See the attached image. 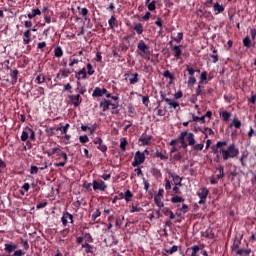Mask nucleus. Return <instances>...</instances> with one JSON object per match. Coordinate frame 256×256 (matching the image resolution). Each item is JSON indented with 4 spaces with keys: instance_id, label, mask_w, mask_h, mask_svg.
<instances>
[{
    "instance_id": "obj_61",
    "label": "nucleus",
    "mask_w": 256,
    "mask_h": 256,
    "mask_svg": "<svg viewBox=\"0 0 256 256\" xmlns=\"http://www.w3.org/2000/svg\"><path fill=\"white\" fill-rule=\"evenodd\" d=\"M163 75L166 79H173V74L169 70L164 71Z\"/></svg>"
},
{
    "instance_id": "obj_42",
    "label": "nucleus",
    "mask_w": 256,
    "mask_h": 256,
    "mask_svg": "<svg viewBox=\"0 0 256 256\" xmlns=\"http://www.w3.org/2000/svg\"><path fill=\"white\" fill-rule=\"evenodd\" d=\"M126 147H127V139L121 138L120 139V149H122V151H125Z\"/></svg>"
},
{
    "instance_id": "obj_48",
    "label": "nucleus",
    "mask_w": 256,
    "mask_h": 256,
    "mask_svg": "<svg viewBox=\"0 0 256 256\" xmlns=\"http://www.w3.org/2000/svg\"><path fill=\"white\" fill-rule=\"evenodd\" d=\"M97 217H101V210L96 209V211L92 214V221H96Z\"/></svg>"
},
{
    "instance_id": "obj_9",
    "label": "nucleus",
    "mask_w": 256,
    "mask_h": 256,
    "mask_svg": "<svg viewBox=\"0 0 256 256\" xmlns=\"http://www.w3.org/2000/svg\"><path fill=\"white\" fill-rule=\"evenodd\" d=\"M92 187L94 191H105L107 189V184L105 182H97V180H93Z\"/></svg>"
},
{
    "instance_id": "obj_23",
    "label": "nucleus",
    "mask_w": 256,
    "mask_h": 256,
    "mask_svg": "<svg viewBox=\"0 0 256 256\" xmlns=\"http://www.w3.org/2000/svg\"><path fill=\"white\" fill-rule=\"evenodd\" d=\"M59 72H60V75H62V77L64 79H67V77H69V75H71V73H73V71H71L67 68H62L59 70Z\"/></svg>"
},
{
    "instance_id": "obj_1",
    "label": "nucleus",
    "mask_w": 256,
    "mask_h": 256,
    "mask_svg": "<svg viewBox=\"0 0 256 256\" xmlns=\"http://www.w3.org/2000/svg\"><path fill=\"white\" fill-rule=\"evenodd\" d=\"M178 141H180L182 149H187L189 145L193 147L194 151H203V147H205L203 143L195 145V135L192 132L182 131L178 136Z\"/></svg>"
},
{
    "instance_id": "obj_53",
    "label": "nucleus",
    "mask_w": 256,
    "mask_h": 256,
    "mask_svg": "<svg viewBox=\"0 0 256 256\" xmlns=\"http://www.w3.org/2000/svg\"><path fill=\"white\" fill-rule=\"evenodd\" d=\"M37 173H39V168L37 166H31L30 168V174L31 175H37Z\"/></svg>"
},
{
    "instance_id": "obj_41",
    "label": "nucleus",
    "mask_w": 256,
    "mask_h": 256,
    "mask_svg": "<svg viewBox=\"0 0 256 256\" xmlns=\"http://www.w3.org/2000/svg\"><path fill=\"white\" fill-rule=\"evenodd\" d=\"M133 198V194L131 193V190H127L124 194V199L129 203L131 199Z\"/></svg>"
},
{
    "instance_id": "obj_40",
    "label": "nucleus",
    "mask_w": 256,
    "mask_h": 256,
    "mask_svg": "<svg viewBox=\"0 0 256 256\" xmlns=\"http://www.w3.org/2000/svg\"><path fill=\"white\" fill-rule=\"evenodd\" d=\"M27 139H29V132L27 131V128H25L22 131L21 141L25 142V141H27Z\"/></svg>"
},
{
    "instance_id": "obj_49",
    "label": "nucleus",
    "mask_w": 256,
    "mask_h": 256,
    "mask_svg": "<svg viewBox=\"0 0 256 256\" xmlns=\"http://www.w3.org/2000/svg\"><path fill=\"white\" fill-rule=\"evenodd\" d=\"M197 253H199V246L198 245L192 246L191 256H199V255H197Z\"/></svg>"
},
{
    "instance_id": "obj_28",
    "label": "nucleus",
    "mask_w": 256,
    "mask_h": 256,
    "mask_svg": "<svg viewBox=\"0 0 256 256\" xmlns=\"http://www.w3.org/2000/svg\"><path fill=\"white\" fill-rule=\"evenodd\" d=\"M213 9L215 11V14L219 15V13H222V11H224L225 8L221 6L219 3H215Z\"/></svg>"
},
{
    "instance_id": "obj_13",
    "label": "nucleus",
    "mask_w": 256,
    "mask_h": 256,
    "mask_svg": "<svg viewBox=\"0 0 256 256\" xmlns=\"http://www.w3.org/2000/svg\"><path fill=\"white\" fill-rule=\"evenodd\" d=\"M23 43H24V45H29V43H31V29H27L24 31Z\"/></svg>"
},
{
    "instance_id": "obj_20",
    "label": "nucleus",
    "mask_w": 256,
    "mask_h": 256,
    "mask_svg": "<svg viewBox=\"0 0 256 256\" xmlns=\"http://www.w3.org/2000/svg\"><path fill=\"white\" fill-rule=\"evenodd\" d=\"M228 180L230 182H235V180H239V173L236 170H233L228 174Z\"/></svg>"
},
{
    "instance_id": "obj_7",
    "label": "nucleus",
    "mask_w": 256,
    "mask_h": 256,
    "mask_svg": "<svg viewBox=\"0 0 256 256\" xmlns=\"http://www.w3.org/2000/svg\"><path fill=\"white\" fill-rule=\"evenodd\" d=\"M151 139H153L152 136H149L147 134H143L139 138L138 143H139L140 147H146L147 145H151Z\"/></svg>"
},
{
    "instance_id": "obj_30",
    "label": "nucleus",
    "mask_w": 256,
    "mask_h": 256,
    "mask_svg": "<svg viewBox=\"0 0 256 256\" xmlns=\"http://www.w3.org/2000/svg\"><path fill=\"white\" fill-rule=\"evenodd\" d=\"M82 248L85 249L86 253H93V246L87 242L82 244Z\"/></svg>"
},
{
    "instance_id": "obj_11",
    "label": "nucleus",
    "mask_w": 256,
    "mask_h": 256,
    "mask_svg": "<svg viewBox=\"0 0 256 256\" xmlns=\"http://www.w3.org/2000/svg\"><path fill=\"white\" fill-rule=\"evenodd\" d=\"M233 127L237 130L241 129V120H239L237 115H234L232 123L228 126L229 129H232Z\"/></svg>"
},
{
    "instance_id": "obj_31",
    "label": "nucleus",
    "mask_w": 256,
    "mask_h": 256,
    "mask_svg": "<svg viewBox=\"0 0 256 256\" xmlns=\"http://www.w3.org/2000/svg\"><path fill=\"white\" fill-rule=\"evenodd\" d=\"M170 177H172V179L176 183V185H179V187H181V181H183V180L181 179V177H179V175L170 174Z\"/></svg>"
},
{
    "instance_id": "obj_39",
    "label": "nucleus",
    "mask_w": 256,
    "mask_h": 256,
    "mask_svg": "<svg viewBox=\"0 0 256 256\" xmlns=\"http://www.w3.org/2000/svg\"><path fill=\"white\" fill-rule=\"evenodd\" d=\"M153 177H157L158 179L162 177L161 170L157 168H153L151 171Z\"/></svg>"
},
{
    "instance_id": "obj_21",
    "label": "nucleus",
    "mask_w": 256,
    "mask_h": 256,
    "mask_svg": "<svg viewBox=\"0 0 256 256\" xmlns=\"http://www.w3.org/2000/svg\"><path fill=\"white\" fill-rule=\"evenodd\" d=\"M130 77H131L129 79L130 85H135L136 83H139V74L138 73L130 74Z\"/></svg>"
},
{
    "instance_id": "obj_19",
    "label": "nucleus",
    "mask_w": 256,
    "mask_h": 256,
    "mask_svg": "<svg viewBox=\"0 0 256 256\" xmlns=\"http://www.w3.org/2000/svg\"><path fill=\"white\" fill-rule=\"evenodd\" d=\"M10 77L12 79V85H15V83H17V79L19 77V70H11Z\"/></svg>"
},
{
    "instance_id": "obj_52",
    "label": "nucleus",
    "mask_w": 256,
    "mask_h": 256,
    "mask_svg": "<svg viewBox=\"0 0 256 256\" xmlns=\"http://www.w3.org/2000/svg\"><path fill=\"white\" fill-rule=\"evenodd\" d=\"M203 237H207L208 239H213V233H211V229L206 230L203 233Z\"/></svg>"
},
{
    "instance_id": "obj_64",
    "label": "nucleus",
    "mask_w": 256,
    "mask_h": 256,
    "mask_svg": "<svg viewBox=\"0 0 256 256\" xmlns=\"http://www.w3.org/2000/svg\"><path fill=\"white\" fill-rule=\"evenodd\" d=\"M44 21L45 23H51V16L49 15V13L44 14Z\"/></svg>"
},
{
    "instance_id": "obj_8",
    "label": "nucleus",
    "mask_w": 256,
    "mask_h": 256,
    "mask_svg": "<svg viewBox=\"0 0 256 256\" xmlns=\"http://www.w3.org/2000/svg\"><path fill=\"white\" fill-rule=\"evenodd\" d=\"M62 225L67 227L68 223L73 224V215L69 212H63L61 217Z\"/></svg>"
},
{
    "instance_id": "obj_57",
    "label": "nucleus",
    "mask_w": 256,
    "mask_h": 256,
    "mask_svg": "<svg viewBox=\"0 0 256 256\" xmlns=\"http://www.w3.org/2000/svg\"><path fill=\"white\" fill-rule=\"evenodd\" d=\"M182 158H183V156L180 154V152H176V153L173 155V160H174V161H181Z\"/></svg>"
},
{
    "instance_id": "obj_45",
    "label": "nucleus",
    "mask_w": 256,
    "mask_h": 256,
    "mask_svg": "<svg viewBox=\"0 0 256 256\" xmlns=\"http://www.w3.org/2000/svg\"><path fill=\"white\" fill-rule=\"evenodd\" d=\"M172 39L176 41V43H181V41H183V32H178L177 36Z\"/></svg>"
},
{
    "instance_id": "obj_22",
    "label": "nucleus",
    "mask_w": 256,
    "mask_h": 256,
    "mask_svg": "<svg viewBox=\"0 0 256 256\" xmlns=\"http://www.w3.org/2000/svg\"><path fill=\"white\" fill-rule=\"evenodd\" d=\"M111 105V101L104 100L100 102V107L102 108V111H109V106Z\"/></svg>"
},
{
    "instance_id": "obj_37",
    "label": "nucleus",
    "mask_w": 256,
    "mask_h": 256,
    "mask_svg": "<svg viewBox=\"0 0 256 256\" xmlns=\"http://www.w3.org/2000/svg\"><path fill=\"white\" fill-rule=\"evenodd\" d=\"M156 1L153 0L152 2H148V4H146V7L150 10V11H155V9H157L156 6Z\"/></svg>"
},
{
    "instance_id": "obj_44",
    "label": "nucleus",
    "mask_w": 256,
    "mask_h": 256,
    "mask_svg": "<svg viewBox=\"0 0 256 256\" xmlns=\"http://www.w3.org/2000/svg\"><path fill=\"white\" fill-rule=\"evenodd\" d=\"M195 83H197V79L195 78V76H189L188 87H193V85H195Z\"/></svg>"
},
{
    "instance_id": "obj_25",
    "label": "nucleus",
    "mask_w": 256,
    "mask_h": 256,
    "mask_svg": "<svg viewBox=\"0 0 256 256\" xmlns=\"http://www.w3.org/2000/svg\"><path fill=\"white\" fill-rule=\"evenodd\" d=\"M154 201H155L158 209H163V207H165V205L163 204V198H161L159 196H154Z\"/></svg>"
},
{
    "instance_id": "obj_16",
    "label": "nucleus",
    "mask_w": 256,
    "mask_h": 256,
    "mask_svg": "<svg viewBox=\"0 0 256 256\" xmlns=\"http://www.w3.org/2000/svg\"><path fill=\"white\" fill-rule=\"evenodd\" d=\"M61 155L63 157V161L54 163V167H65V165L67 164V159H68L67 153L61 152Z\"/></svg>"
},
{
    "instance_id": "obj_33",
    "label": "nucleus",
    "mask_w": 256,
    "mask_h": 256,
    "mask_svg": "<svg viewBox=\"0 0 256 256\" xmlns=\"http://www.w3.org/2000/svg\"><path fill=\"white\" fill-rule=\"evenodd\" d=\"M244 47H247V49H251V45H253V42L251 41V38L247 36L243 39Z\"/></svg>"
},
{
    "instance_id": "obj_62",
    "label": "nucleus",
    "mask_w": 256,
    "mask_h": 256,
    "mask_svg": "<svg viewBox=\"0 0 256 256\" xmlns=\"http://www.w3.org/2000/svg\"><path fill=\"white\" fill-rule=\"evenodd\" d=\"M32 14L34 17H37V15H41V10L39 8L32 9Z\"/></svg>"
},
{
    "instance_id": "obj_10",
    "label": "nucleus",
    "mask_w": 256,
    "mask_h": 256,
    "mask_svg": "<svg viewBox=\"0 0 256 256\" xmlns=\"http://www.w3.org/2000/svg\"><path fill=\"white\" fill-rule=\"evenodd\" d=\"M162 100L169 105L170 109H177L179 107V103L171 98H165V95H161Z\"/></svg>"
},
{
    "instance_id": "obj_59",
    "label": "nucleus",
    "mask_w": 256,
    "mask_h": 256,
    "mask_svg": "<svg viewBox=\"0 0 256 256\" xmlns=\"http://www.w3.org/2000/svg\"><path fill=\"white\" fill-rule=\"evenodd\" d=\"M200 81H201V83L207 81V72L206 71H204L200 74Z\"/></svg>"
},
{
    "instance_id": "obj_35",
    "label": "nucleus",
    "mask_w": 256,
    "mask_h": 256,
    "mask_svg": "<svg viewBox=\"0 0 256 256\" xmlns=\"http://www.w3.org/2000/svg\"><path fill=\"white\" fill-rule=\"evenodd\" d=\"M171 202L172 203H184L185 202V199L181 196H173L171 198Z\"/></svg>"
},
{
    "instance_id": "obj_36",
    "label": "nucleus",
    "mask_w": 256,
    "mask_h": 256,
    "mask_svg": "<svg viewBox=\"0 0 256 256\" xmlns=\"http://www.w3.org/2000/svg\"><path fill=\"white\" fill-rule=\"evenodd\" d=\"M155 155L158 159H161L162 161H167V159H169V156L164 155L163 153H161L160 151H156Z\"/></svg>"
},
{
    "instance_id": "obj_55",
    "label": "nucleus",
    "mask_w": 256,
    "mask_h": 256,
    "mask_svg": "<svg viewBox=\"0 0 256 256\" xmlns=\"http://www.w3.org/2000/svg\"><path fill=\"white\" fill-rule=\"evenodd\" d=\"M83 188L87 189L88 191H93V184L84 182L83 183Z\"/></svg>"
},
{
    "instance_id": "obj_24",
    "label": "nucleus",
    "mask_w": 256,
    "mask_h": 256,
    "mask_svg": "<svg viewBox=\"0 0 256 256\" xmlns=\"http://www.w3.org/2000/svg\"><path fill=\"white\" fill-rule=\"evenodd\" d=\"M69 124H66L64 127H58L56 128V131H61L62 135H65V137H68L69 139V135H67V131H69Z\"/></svg>"
},
{
    "instance_id": "obj_29",
    "label": "nucleus",
    "mask_w": 256,
    "mask_h": 256,
    "mask_svg": "<svg viewBox=\"0 0 256 256\" xmlns=\"http://www.w3.org/2000/svg\"><path fill=\"white\" fill-rule=\"evenodd\" d=\"M87 70L85 68H82L81 70L78 71V77L77 79H87Z\"/></svg>"
},
{
    "instance_id": "obj_6",
    "label": "nucleus",
    "mask_w": 256,
    "mask_h": 256,
    "mask_svg": "<svg viewBox=\"0 0 256 256\" xmlns=\"http://www.w3.org/2000/svg\"><path fill=\"white\" fill-rule=\"evenodd\" d=\"M197 195L200 198L198 202L199 205H205V202L207 201V196L209 195V189L202 188L201 192H198Z\"/></svg>"
},
{
    "instance_id": "obj_5",
    "label": "nucleus",
    "mask_w": 256,
    "mask_h": 256,
    "mask_svg": "<svg viewBox=\"0 0 256 256\" xmlns=\"http://www.w3.org/2000/svg\"><path fill=\"white\" fill-rule=\"evenodd\" d=\"M137 48H138V55H140V57H145L149 51V46H147V44L143 40H140L138 42Z\"/></svg>"
},
{
    "instance_id": "obj_4",
    "label": "nucleus",
    "mask_w": 256,
    "mask_h": 256,
    "mask_svg": "<svg viewBox=\"0 0 256 256\" xmlns=\"http://www.w3.org/2000/svg\"><path fill=\"white\" fill-rule=\"evenodd\" d=\"M143 163H145V152L136 151L132 167H139Z\"/></svg>"
},
{
    "instance_id": "obj_50",
    "label": "nucleus",
    "mask_w": 256,
    "mask_h": 256,
    "mask_svg": "<svg viewBox=\"0 0 256 256\" xmlns=\"http://www.w3.org/2000/svg\"><path fill=\"white\" fill-rule=\"evenodd\" d=\"M87 70H88V71H87L86 73H87L88 75H90V76L95 73V70H93V66L91 65V63H88V64H87Z\"/></svg>"
},
{
    "instance_id": "obj_51",
    "label": "nucleus",
    "mask_w": 256,
    "mask_h": 256,
    "mask_svg": "<svg viewBox=\"0 0 256 256\" xmlns=\"http://www.w3.org/2000/svg\"><path fill=\"white\" fill-rule=\"evenodd\" d=\"M212 59H213V63H217V61H219V56H217V50L214 49L211 55Z\"/></svg>"
},
{
    "instance_id": "obj_60",
    "label": "nucleus",
    "mask_w": 256,
    "mask_h": 256,
    "mask_svg": "<svg viewBox=\"0 0 256 256\" xmlns=\"http://www.w3.org/2000/svg\"><path fill=\"white\" fill-rule=\"evenodd\" d=\"M165 190L171 191V182L167 178L165 179Z\"/></svg>"
},
{
    "instance_id": "obj_54",
    "label": "nucleus",
    "mask_w": 256,
    "mask_h": 256,
    "mask_svg": "<svg viewBox=\"0 0 256 256\" xmlns=\"http://www.w3.org/2000/svg\"><path fill=\"white\" fill-rule=\"evenodd\" d=\"M80 143H89V136L83 135L79 137Z\"/></svg>"
},
{
    "instance_id": "obj_18",
    "label": "nucleus",
    "mask_w": 256,
    "mask_h": 256,
    "mask_svg": "<svg viewBox=\"0 0 256 256\" xmlns=\"http://www.w3.org/2000/svg\"><path fill=\"white\" fill-rule=\"evenodd\" d=\"M109 28L112 30H115L117 27V18H115V15H112L111 18L108 20Z\"/></svg>"
},
{
    "instance_id": "obj_32",
    "label": "nucleus",
    "mask_w": 256,
    "mask_h": 256,
    "mask_svg": "<svg viewBox=\"0 0 256 256\" xmlns=\"http://www.w3.org/2000/svg\"><path fill=\"white\" fill-rule=\"evenodd\" d=\"M164 215L166 217H170V219H175V213H173V211H171L169 208L164 209Z\"/></svg>"
},
{
    "instance_id": "obj_12",
    "label": "nucleus",
    "mask_w": 256,
    "mask_h": 256,
    "mask_svg": "<svg viewBox=\"0 0 256 256\" xmlns=\"http://www.w3.org/2000/svg\"><path fill=\"white\" fill-rule=\"evenodd\" d=\"M70 101L72 102V105H74L75 107H79V105H81V95H71Z\"/></svg>"
},
{
    "instance_id": "obj_38",
    "label": "nucleus",
    "mask_w": 256,
    "mask_h": 256,
    "mask_svg": "<svg viewBox=\"0 0 256 256\" xmlns=\"http://www.w3.org/2000/svg\"><path fill=\"white\" fill-rule=\"evenodd\" d=\"M35 82L38 83V85H41L42 83H45V75H37Z\"/></svg>"
},
{
    "instance_id": "obj_17",
    "label": "nucleus",
    "mask_w": 256,
    "mask_h": 256,
    "mask_svg": "<svg viewBox=\"0 0 256 256\" xmlns=\"http://www.w3.org/2000/svg\"><path fill=\"white\" fill-rule=\"evenodd\" d=\"M172 51H174L175 59H181V53H182L181 45L180 46H177V45L173 46Z\"/></svg>"
},
{
    "instance_id": "obj_56",
    "label": "nucleus",
    "mask_w": 256,
    "mask_h": 256,
    "mask_svg": "<svg viewBox=\"0 0 256 256\" xmlns=\"http://www.w3.org/2000/svg\"><path fill=\"white\" fill-rule=\"evenodd\" d=\"M89 14V10L87 8H82L80 11V15L82 17H85V19H87V15Z\"/></svg>"
},
{
    "instance_id": "obj_58",
    "label": "nucleus",
    "mask_w": 256,
    "mask_h": 256,
    "mask_svg": "<svg viewBox=\"0 0 256 256\" xmlns=\"http://www.w3.org/2000/svg\"><path fill=\"white\" fill-rule=\"evenodd\" d=\"M142 103L145 107H149V96H142Z\"/></svg>"
},
{
    "instance_id": "obj_46",
    "label": "nucleus",
    "mask_w": 256,
    "mask_h": 256,
    "mask_svg": "<svg viewBox=\"0 0 256 256\" xmlns=\"http://www.w3.org/2000/svg\"><path fill=\"white\" fill-rule=\"evenodd\" d=\"M22 247L25 251H29V240L28 239H21Z\"/></svg>"
},
{
    "instance_id": "obj_47",
    "label": "nucleus",
    "mask_w": 256,
    "mask_h": 256,
    "mask_svg": "<svg viewBox=\"0 0 256 256\" xmlns=\"http://www.w3.org/2000/svg\"><path fill=\"white\" fill-rule=\"evenodd\" d=\"M178 249H179V247L177 245H173L171 248L166 250V253L173 255V253H177Z\"/></svg>"
},
{
    "instance_id": "obj_15",
    "label": "nucleus",
    "mask_w": 256,
    "mask_h": 256,
    "mask_svg": "<svg viewBox=\"0 0 256 256\" xmlns=\"http://www.w3.org/2000/svg\"><path fill=\"white\" fill-rule=\"evenodd\" d=\"M17 249V244H13V243H6L4 246V250L6 251V253H13V251H15Z\"/></svg>"
},
{
    "instance_id": "obj_43",
    "label": "nucleus",
    "mask_w": 256,
    "mask_h": 256,
    "mask_svg": "<svg viewBox=\"0 0 256 256\" xmlns=\"http://www.w3.org/2000/svg\"><path fill=\"white\" fill-rule=\"evenodd\" d=\"M192 121L198 122L201 121V123H205V116L199 117L195 114H192Z\"/></svg>"
},
{
    "instance_id": "obj_26",
    "label": "nucleus",
    "mask_w": 256,
    "mask_h": 256,
    "mask_svg": "<svg viewBox=\"0 0 256 256\" xmlns=\"http://www.w3.org/2000/svg\"><path fill=\"white\" fill-rule=\"evenodd\" d=\"M134 31L137 33V35H143V24L136 23L134 26Z\"/></svg>"
},
{
    "instance_id": "obj_34",
    "label": "nucleus",
    "mask_w": 256,
    "mask_h": 256,
    "mask_svg": "<svg viewBox=\"0 0 256 256\" xmlns=\"http://www.w3.org/2000/svg\"><path fill=\"white\" fill-rule=\"evenodd\" d=\"M54 57H63V49L61 47H56L54 49Z\"/></svg>"
},
{
    "instance_id": "obj_3",
    "label": "nucleus",
    "mask_w": 256,
    "mask_h": 256,
    "mask_svg": "<svg viewBox=\"0 0 256 256\" xmlns=\"http://www.w3.org/2000/svg\"><path fill=\"white\" fill-rule=\"evenodd\" d=\"M213 153L216 157H223L225 159V142H217L215 146L212 147Z\"/></svg>"
},
{
    "instance_id": "obj_2",
    "label": "nucleus",
    "mask_w": 256,
    "mask_h": 256,
    "mask_svg": "<svg viewBox=\"0 0 256 256\" xmlns=\"http://www.w3.org/2000/svg\"><path fill=\"white\" fill-rule=\"evenodd\" d=\"M239 156V148L235 143L230 144L225 150V160L235 159Z\"/></svg>"
},
{
    "instance_id": "obj_63",
    "label": "nucleus",
    "mask_w": 256,
    "mask_h": 256,
    "mask_svg": "<svg viewBox=\"0 0 256 256\" xmlns=\"http://www.w3.org/2000/svg\"><path fill=\"white\" fill-rule=\"evenodd\" d=\"M25 251H23V250H15L14 251V256H23V255H25Z\"/></svg>"
},
{
    "instance_id": "obj_14",
    "label": "nucleus",
    "mask_w": 256,
    "mask_h": 256,
    "mask_svg": "<svg viewBox=\"0 0 256 256\" xmlns=\"http://www.w3.org/2000/svg\"><path fill=\"white\" fill-rule=\"evenodd\" d=\"M104 93H107V90L105 88L96 87L93 90L92 97H103Z\"/></svg>"
},
{
    "instance_id": "obj_27",
    "label": "nucleus",
    "mask_w": 256,
    "mask_h": 256,
    "mask_svg": "<svg viewBox=\"0 0 256 256\" xmlns=\"http://www.w3.org/2000/svg\"><path fill=\"white\" fill-rule=\"evenodd\" d=\"M237 254L239 256H250L251 255V249H239L237 251Z\"/></svg>"
}]
</instances>
